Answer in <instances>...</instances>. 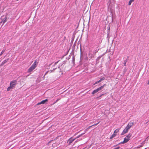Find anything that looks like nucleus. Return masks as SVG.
<instances>
[{"label": "nucleus", "mask_w": 149, "mask_h": 149, "mask_svg": "<svg viewBox=\"0 0 149 149\" xmlns=\"http://www.w3.org/2000/svg\"><path fill=\"white\" fill-rule=\"evenodd\" d=\"M76 139V138H73L72 137L70 138L68 140L67 143L68 145H70L72 142Z\"/></svg>", "instance_id": "4"}, {"label": "nucleus", "mask_w": 149, "mask_h": 149, "mask_svg": "<svg viewBox=\"0 0 149 149\" xmlns=\"http://www.w3.org/2000/svg\"><path fill=\"white\" fill-rule=\"evenodd\" d=\"M105 79V78L104 77H103L102 78H101L98 81L99 82H100L101 81H102L104 80Z\"/></svg>", "instance_id": "19"}, {"label": "nucleus", "mask_w": 149, "mask_h": 149, "mask_svg": "<svg viewBox=\"0 0 149 149\" xmlns=\"http://www.w3.org/2000/svg\"><path fill=\"white\" fill-rule=\"evenodd\" d=\"M116 136V134L114 133H113V134L112 135V136H111V137H110V139H111L114 137H115Z\"/></svg>", "instance_id": "13"}, {"label": "nucleus", "mask_w": 149, "mask_h": 149, "mask_svg": "<svg viewBox=\"0 0 149 149\" xmlns=\"http://www.w3.org/2000/svg\"><path fill=\"white\" fill-rule=\"evenodd\" d=\"M48 71H47V72H46V73H45V75H46V74H47V73H48Z\"/></svg>", "instance_id": "27"}, {"label": "nucleus", "mask_w": 149, "mask_h": 149, "mask_svg": "<svg viewBox=\"0 0 149 149\" xmlns=\"http://www.w3.org/2000/svg\"><path fill=\"white\" fill-rule=\"evenodd\" d=\"M97 92V91L96 89L94 90L92 93V94L93 95Z\"/></svg>", "instance_id": "11"}, {"label": "nucleus", "mask_w": 149, "mask_h": 149, "mask_svg": "<svg viewBox=\"0 0 149 149\" xmlns=\"http://www.w3.org/2000/svg\"><path fill=\"white\" fill-rule=\"evenodd\" d=\"M81 136H80V134L78 136H77V137H76L75 138H76V139H77L78 138H79V137H80Z\"/></svg>", "instance_id": "21"}, {"label": "nucleus", "mask_w": 149, "mask_h": 149, "mask_svg": "<svg viewBox=\"0 0 149 149\" xmlns=\"http://www.w3.org/2000/svg\"><path fill=\"white\" fill-rule=\"evenodd\" d=\"M129 140V139L128 138H127L125 137L124 138V141H123L121 142L120 143H125L127 142Z\"/></svg>", "instance_id": "7"}, {"label": "nucleus", "mask_w": 149, "mask_h": 149, "mask_svg": "<svg viewBox=\"0 0 149 149\" xmlns=\"http://www.w3.org/2000/svg\"><path fill=\"white\" fill-rule=\"evenodd\" d=\"M105 79V78L104 77H103L102 78H101L98 81L99 82H100L101 81H102L104 80Z\"/></svg>", "instance_id": "17"}, {"label": "nucleus", "mask_w": 149, "mask_h": 149, "mask_svg": "<svg viewBox=\"0 0 149 149\" xmlns=\"http://www.w3.org/2000/svg\"><path fill=\"white\" fill-rule=\"evenodd\" d=\"M82 139H79V141H80V140H82Z\"/></svg>", "instance_id": "32"}, {"label": "nucleus", "mask_w": 149, "mask_h": 149, "mask_svg": "<svg viewBox=\"0 0 149 149\" xmlns=\"http://www.w3.org/2000/svg\"><path fill=\"white\" fill-rule=\"evenodd\" d=\"M56 68H54L53 70H56Z\"/></svg>", "instance_id": "30"}, {"label": "nucleus", "mask_w": 149, "mask_h": 149, "mask_svg": "<svg viewBox=\"0 0 149 149\" xmlns=\"http://www.w3.org/2000/svg\"><path fill=\"white\" fill-rule=\"evenodd\" d=\"M13 88H12V87L10 86L9 87H8L7 89V91H9L11 89H13Z\"/></svg>", "instance_id": "20"}, {"label": "nucleus", "mask_w": 149, "mask_h": 149, "mask_svg": "<svg viewBox=\"0 0 149 149\" xmlns=\"http://www.w3.org/2000/svg\"><path fill=\"white\" fill-rule=\"evenodd\" d=\"M134 122L129 123L126 127L129 130L131 128V127L134 125Z\"/></svg>", "instance_id": "5"}, {"label": "nucleus", "mask_w": 149, "mask_h": 149, "mask_svg": "<svg viewBox=\"0 0 149 149\" xmlns=\"http://www.w3.org/2000/svg\"><path fill=\"white\" fill-rule=\"evenodd\" d=\"M119 129H116L114 131V134H116V133H117V132H118L119 131Z\"/></svg>", "instance_id": "12"}, {"label": "nucleus", "mask_w": 149, "mask_h": 149, "mask_svg": "<svg viewBox=\"0 0 149 149\" xmlns=\"http://www.w3.org/2000/svg\"><path fill=\"white\" fill-rule=\"evenodd\" d=\"M36 62L35 61L30 67L29 69L28 72H30L32 71L36 67Z\"/></svg>", "instance_id": "1"}, {"label": "nucleus", "mask_w": 149, "mask_h": 149, "mask_svg": "<svg viewBox=\"0 0 149 149\" xmlns=\"http://www.w3.org/2000/svg\"><path fill=\"white\" fill-rule=\"evenodd\" d=\"M52 64H50L49 65V66H50V65H51Z\"/></svg>", "instance_id": "33"}, {"label": "nucleus", "mask_w": 149, "mask_h": 149, "mask_svg": "<svg viewBox=\"0 0 149 149\" xmlns=\"http://www.w3.org/2000/svg\"><path fill=\"white\" fill-rule=\"evenodd\" d=\"M126 62H127V61H125L124 62V66L126 65Z\"/></svg>", "instance_id": "23"}, {"label": "nucleus", "mask_w": 149, "mask_h": 149, "mask_svg": "<svg viewBox=\"0 0 149 149\" xmlns=\"http://www.w3.org/2000/svg\"><path fill=\"white\" fill-rule=\"evenodd\" d=\"M129 130L126 127L122 132L121 135H124L125 134L127 133L128 132Z\"/></svg>", "instance_id": "6"}, {"label": "nucleus", "mask_w": 149, "mask_h": 149, "mask_svg": "<svg viewBox=\"0 0 149 149\" xmlns=\"http://www.w3.org/2000/svg\"><path fill=\"white\" fill-rule=\"evenodd\" d=\"M84 134V133H82V134H80V136H82Z\"/></svg>", "instance_id": "28"}, {"label": "nucleus", "mask_w": 149, "mask_h": 149, "mask_svg": "<svg viewBox=\"0 0 149 149\" xmlns=\"http://www.w3.org/2000/svg\"><path fill=\"white\" fill-rule=\"evenodd\" d=\"M17 83V81L16 80H13L11 81L10 84V86L13 89L15 88Z\"/></svg>", "instance_id": "3"}, {"label": "nucleus", "mask_w": 149, "mask_h": 149, "mask_svg": "<svg viewBox=\"0 0 149 149\" xmlns=\"http://www.w3.org/2000/svg\"><path fill=\"white\" fill-rule=\"evenodd\" d=\"M97 51H97L96 52H97Z\"/></svg>", "instance_id": "34"}, {"label": "nucleus", "mask_w": 149, "mask_h": 149, "mask_svg": "<svg viewBox=\"0 0 149 149\" xmlns=\"http://www.w3.org/2000/svg\"><path fill=\"white\" fill-rule=\"evenodd\" d=\"M99 83V81H97L95 82V83L94 84V85H95V84H98V83Z\"/></svg>", "instance_id": "22"}, {"label": "nucleus", "mask_w": 149, "mask_h": 149, "mask_svg": "<svg viewBox=\"0 0 149 149\" xmlns=\"http://www.w3.org/2000/svg\"><path fill=\"white\" fill-rule=\"evenodd\" d=\"M99 123V122H98V123H97V124H94V125H92V126H94V125H97V124Z\"/></svg>", "instance_id": "25"}, {"label": "nucleus", "mask_w": 149, "mask_h": 149, "mask_svg": "<svg viewBox=\"0 0 149 149\" xmlns=\"http://www.w3.org/2000/svg\"><path fill=\"white\" fill-rule=\"evenodd\" d=\"M78 141H79L78 140H76V141H75V142H77Z\"/></svg>", "instance_id": "29"}, {"label": "nucleus", "mask_w": 149, "mask_h": 149, "mask_svg": "<svg viewBox=\"0 0 149 149\" xmlns=\"http://www.w3.org/2000/svg\"><path fill=\"white\" fill-rule=\"evenodd\" d=\"M48 101L47 99H46L45 100H44L41 101L40 102L38 103L37 104V105H39L41 104H44L46 102Z\"/></svg>", "instance_id": "8"}, {"label": "nucleus", "mask_w": 149, "mask_h": 149, "mask_svg": "<svg viewBox=\"0 0 149 149\" xmlns=\"http://www.w3.org/2000/svg\"><path fill=\"white\" fill-rule=\"evenodd\" d=\"M120 148V147H118L116 148H114L113 149H119Z\"/></svg>", "instance_id": "24"}, {"label": "nucleus", "mask_w": 149, "mask_h": 149, "mask_svg": "<svg viewBox=\"0 0 149 149\" xmlns=\"http://www.w3.org/2000/svg\"><path fill=\"white\" fill-rule=\"evenodd\" d=\"M131 136V134H129L126 137L127 138H128L130 139V138Z\"/></svg>", "instance_id": "15"}, {"label": "nucleus", "mask_w": 149, "mask_h": 149, "mask_svg": "<svg viewBox=\"0 0 149 149\" xmlns=\"http://www.w3.org/2000/svg\"><path fill=\"white\" fill-rule=\"evenodd\" d=\"M1 23H2L3 25L7 21L6 17L4 15L2 16L1 17Z\"/></svg>", "instance_id": "2"}, {"label": "nucleus", "mask_w": 149, "mask_h": 149, "mask_svg": "<svg viewBox=\"0 0 149 149\" xmlns=\"http://www.w3.org/2000/svg\"><path fill=\"white\" fill-rule=\"evenodd\" d=\"M105 86V84H104L102 86H101L100 87L97 88L96 89V90L97 91V92H98L99 91H100V90L102 89L104 87V86Z\"/></svg>", "instance_id": "9"}, {"label": "nucleus", "mask_w": 149, "mask_h": 149, "mask_svg": "<svg viewBox=\"0 0 149 149\" xmlns=\"http://www.w3.org/2000/svg\"><path fill=\"white\" fill-rule=\"evenodd\" d=\"M104 94H102L100 96V97H101V96H102V95H103Z\"/></svg>", "instance_id": "31"}, {"label": "nucleus", "mask_w": 149, "mask_h": 149, "mask_svg": "<svg viewBox=\"0 0 149 149\" xmlns=\"http://www.w3.org/2000/svg\"><path fill=\"white\" fill-rule=\"evenodd\" d=\"M105 79V78L104 77H103L102 78H101L98 81L99 82H100L101 81H102L104 80Z\"/></svg>", "instance_id": "18"}, {"label": "nucleus", "mask_w": 149, "mask_h": 149, "mask_svg": "<svg viewBox=\"0 0 149 149\" xmlns=\"http://www.w3.org/2000/svg\"><path fill=\"white\" fill-rule=\"evenodd\" d=\"M58 63V62H56L55 63L54 65H56L57 63Z\"/></svg>", "instance_id": "26"}, {"label": "nucleus", "mask_w": 149, "mask_h": 149, "mask_svg": "<svg viewBox=\"0 0 149 149\" xmlns=\"http://www.w3.org/2000/svg\"><path fill=\"white\" fill-rule=\"evenodd\" d=\"M19 0H17V1H18Z\"/></svg>", "instance_id": "35"}, {"label": "nucleus", "mask_w": 149, "mask_h": 149, "mask_svg": "<svg viewBox=\"0 0 149 149\" xmlns=\"http://www.w3.org/2000/svg\"><path fill=\"white\" fill-rule=\"evenodd\" d=\"M5 49H4L2 51L1 53L0 54V56H1L2 54L5 52Z\"/></svg>", "instance_id": "14"}, {"label": "nucleus", "mask_w": 149, "mask_h": 149, "mask_svg": "<svg viewBox=\"0 0 149 149\" xmlns=\"http://www.w3.org/2000/svg\"><path fill=\"white\" fill-rule=\"evenodd\" d=\"M134 1V0H130L129 2L128 5L130 6L131 5L132 3Z\"/></svg>", "instance_id": "16"}, {"label": "nucleus", "mask_w": 149, "mask_h": 149, "mask_svg": "<svg viewBox=\"0 0 149 149\" xmlns=\"http://www.w3.org/2000/svg\"><path fill=\"white\" fill-rule=\"evenodd\" d=\"M9 58H8L7 59L4 60L1 63V65H3L5 63H6L8 60Z\"/></svg>", "instance_id": "10"}]
</instances>
